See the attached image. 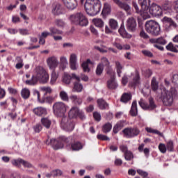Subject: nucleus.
<instances>
[{
  "instance_id": "59",
  "label": "nucleus",
  "mask_w": 178,
  "mask_h": 178,
  "mask_svg": "<svg viewBox=\"0 0 178 178\" xmlns=\"http://www.w3.org/2000/svg\"><path fill=\"white\" fill-rule=\"evenodd\" d=\"M142 92L145 97H148V95H149V94H151V90H149V88H145L143 90Z\"/></svg>"
},
{
  "instance_id": "58",
  "label": "nucleus",
  "mask_w": 178,
  "mask_h": 178,
  "mask_svg": "<svg viewBox=\"0 0 178 178\" xmlns=\"http://www.w3.org/2000/svg\"><path fill=\"white\" fill-rule=\"evenodd\" d=\"M41 90L44 91L46 94H51V92H52V89H51V88L49 87H46V86L42 87Z\"/></svg>"
},
{
  "instance_id": "13",
  "label": "nucleus",
  "mask_w": 178,
  "mask_h": 178,
  "mask_svg": "<svg viewBox=\"0 0 178 178\" xmlns=\"http://www.w3.org/2000/svg\"><path fill=\"white\" fill-rule=\"evenodd\" d=\"M47 65L51 70H55L58 65H59V62L58 61V58L55 56L49 57L47 59Z\"/></svg>"
},
{
  "instance_id": "28",
  "label": "nucleus",
  "mask_w": 178,
  "mask_h": 178,
  "mask_svg": "<svg viewBox=\"0 0 178 178\" xmlns=\"http://www.w3.org/2000/svg\"><path fill=\"white\" fill-rule=\"evenodd\" d=\"M51 123L52 122H51V120H49L48 118H42L41 119V124L46 129H50Z\"/></svg>"
},
{
  "instance_id": "55",
  "label": "nucleus",
  "mask_w": 178,
  "mask_h": 178,
  "mask_svg": "<svg viewBox=\"0 0 178 178\" xmlns=\"http://www.w3.org/2000/svg\"><path fill=\"white\" fill-rule=\"evenodd\" d=\"M100 63H102L103 67L104 66H109V60H108V58L105 57L102 58Z\"/></svg>"
},
{
  "instance_id": "50",
  "label": "nucleus",
  "mask_w": 178,
  "mask_h": 178,
  "mask_svg": "<svg viewBox=\"0 0 178 178\" xmlns=\"http://www.w3.org/2000/svg\"><path fill=\"white\" fill-rule=\"evenodd\" d=\"M115 66L117 68V73L118 74V76L120 77V74H122V70L123 69V67H122V65H120V63L116 62Z\"/></svg>"
},
{
  "instance_id": "60",
  "label": "nucleus",
  "mask_w": 178,
  "mask_h": 178,
  "mask_svg": "<svg viewBox=\"0 0 178 178\" xmlns=\"http://www.w3.org/2000/svg\"><path fill=\"white\" fill-rule=\"evenodd\" d=\"M22 165L24 168H28L29 169L33 168V165H31V163L24 160H22Z\"/></svg>"
},
{
  "instance_id": "9",
  "label": "nucleus",
  "mask_w": 178,
  "mask_h": 178,
  "mask_svg": "<svg viewBox=\"0 0 178 178\" xmlns=\"http://www.w3.org/2000/svg\"><path fill=\"white\" fill-rule=\"evenodd\" d=\"M107 74L111 76V79L107 81V87L110 88V90L118 88V83L115 80V72L112 70H109L107 71Z\"/></svg>"
},
{
  "instance_id": "36",
  "label": "nucleus",
  "mask_w": 178,
  "mask_h": 178,
  "mask_svg": "<svg viewBox=\"0 0 178 178\" xmlns=\"http://www.w3.org/2000/svg\"><path fill=\"white\" fill-rule=\"evenodd\" d=\"M112 130V124L108 122L106 123L102 127V131L103 133H109Z\"/></svg>"
},
{
  "instance_id": "33",
  "label": "nucleus",
  "mask_w": 178,
  "mask_h": 178,
  "mask_svg": "<svg viewBox=\"0 0 178 178\" xmlns=\"http://www.w3.org/2000/svg\"><path fill=\"white\" fill-rule=\"evenodd\" d=\"M22 163H23V159H13L11 161L12 165L13 166H15L16 168H22Z\"/></svg>"
},
{
  "instance_id": "38",
  "label": "nucleus",
  "mask_w": 178,
  "mask_h": 178,
  "mask_svg": "<svg viewBox=\"0 0 178 178\" xmlns=\"http://www.w3.org/2000/svg\"><path fill=\"white\" fill-rule=\"evenodd\" d=\"M83 85L80 83H75L74 85V91H76V92H81L83 91Z\"/></svg>"
},
{
  "instance_id": "57",
  "label": "nucleus",
  "mask_w": 178,
  "mask_h": 178,
  "mask_svg": "<svg viewBox=\"0 0 178 178\" xmlns=\"http://www.w3.org/2000/svg\"><path fill=\"white\" fill-rule=\"evenodd\" d=\"M120 150L121 152H123L124 154H126V152H129V151L127 147L124 145H122L120 146Z\"/></svg>"
},
{
  "instance_id": "61",
  "label": "nucleus",
  "mask_w": 178,
  "mask_h": 178,
  "mask_svg": "<svg viewBox=\"0 0 178 178\" xmlns=\"http://www.w3.org/2000/svg\"><path fill=\"white\" fill-rule=\"evenodd\" d=\"M137 172L138 175H140V176H143V178H148V172H144L142 170H138Z\"/></svg>"
},
{
  "instance_id": "4",
  "label": "nucleus",
  "mask_w": 178,
  "mask_h": 178,
  "mask_svg": "<svg viewBox=\"0 0 178 178\" xmlns=\"http://www.w3.org/2000/svg\"><path fill=\"white\" fill-rule=\"evenodd\" d=\"M102 3L101 0H86L85 10L90 16H95L101 12Z\"/></svg>"
},
{
  "instance_id": "63",
  "label": "nucleus",
  "mask_w": 178,
  "mask_h": 178,
  "mask_svg": "<svg viewBox=\"0 0 178 178\" xmlns=\"http://www.w3.org/2000/svg\"><path fill=\"white\" fill-rule=\"evenodd\" d=\"M8 92H10V94H13L14 95H16V94H17V90L11 87L8 88Z\"/></svg>"
},
{
  "instance_id": "26",
  "label": "nucleus",
  "mask_w": 178,
  "mask_h": 178,
  "mask_svg": "<svg viewBox=\"0 0 178 178\" xmlns=\"http://www.w3.org/2000/svg\"><path fill=\"white\" fill-rule=\"evenodd\" d=\"M97 102L99 109H108V105L103 99H98Z\"/></svg>"
},
{
  "instance_id": "39",
  "label": "nucleus",
  "mask_w": 178,
  "mask_h": 178,
  "mask_svg": "<svg viewBox=\"0 0 178 178\" xmlns=\"http://www.w3.org/2000/svg\"><path fill=\"white\" fill-rule=\"evenodd\" d=\"M124 159L127 161H133L134 159V155L133 154V152H131L130 150L129 152H127L124 154Z\"/></svg>"
},
{
  "instance_id": "53",
  "label": "nucleus",
  "mask_w": 178,
  "mask_h": 178,
  "mask_svg": "<svg viewBox=\"0 0 178 178\" xmlns=\"http://www.w3.org/2000/svg\"><path fill=\"white\" fill-rule=\"evenodd\" d=\"M60 98L62 101H67V93L63 90L60 92Z\"/></svg>"
},
{
  "instance_id": "23",
  "label": "nucleus",
  "mask_w": 178,
  "mask_h": 178,
  "mask_svg": "<svg viewBox=\"0 0 178 178\" xmlns=\"http://www.w3.org/2000/svg\"><path fill=\"white\" fill-rule=\"evenodd\" d=\"M108 26L111 30H118L119 29V24L115 19H110L108 20Z\"/></svg>"
},
{
  "instance_id": "64",
  "label": "nucleus",
  "mask_w": 178,
  "mask_h": 178,
  "mask_svg": "<svg viewBox=\"0 0 178 178\" xmlns=\"http://www.w3.org/2000/svg\"><path fill=\"white\" fill-rule=\"evenodd\" d=\"M174 10L178 13V0L174 1Z\"/></svg>"
},
{
  "instance_id": "41",
  "label": "nucleus",
  "mask_w": 178,
  "mask_h": 178,
  "mask_svg": "<svg viewBox=\"0 0 178 178\" xmlns=\"http://www.w3.org/2000/svg\"><path fill=\"white\" fill-rule=\"evenodd\" d=\"M151 86H152V90L153 91H156V90H158L159 88L158 82L156 81V79H155V77L152 78Z\"/></svg>"
},
{
  "instance_id": "24",
  "label": "nucleus",
  "mask_w": 178,
  "mask_h": 178,
  "mask_svg": "<svg viewBox=\"0 0 178 178\" xmlns=\"http://www.w3.org/2000/svg\"><path fill=\"white\" fill-rule=\"evenodd\" d=\"M123 127H124V121H119L113 127V133L116 134V133H118L120 130H122V129H123Z\"/></svg>"
},
{
  "instance_id": "6",
  "label": "nucleus",
  "mask_w": 178,
  "mask_h": 178,
  "mask_svg": "<svg viewBox=\"0 0 178 178\" xmlns=\"http://www.w3.org/2000/svg\"><path fill=\"white\" fill-rule=\"evenodd\" d=\"M145 31L149 34L156 36L159 35L161 33V27H159V24L156 22L154 20H149L146 22Z\"/></svg>"
},
{
  "instance_id": "37",
  "label": "nucleus",
  "mask_w": 178,
  "mask_h": 178,
  "mask_svg": "<svg viewBox=\"0 0 178 178\" xmlns=\"http://www.w3.org/2000/svg\"><path fill=\"white\" fill-rule=\"evenodd\" d=\"M68 9L69 10H73V9H76L77 8V1L76 0H71L68 1Z\"/></svg>"
},
{
  "instance_id": "40",
  "label": "nucleus",
  "mask_w": 178,
  "mask_h": 178,
  "mask_svg": "<svg viewBox=\"0 0 178 178\" xmlns=\"http://www.w3.org/2000/svg\"><path fill=\"white\" fill-rule=\"evenodd\" d=\"M70 98L72 101V102H74V104H77L78 105H80V104L83 102V100L81 99V98L78 97L76 95H72Z\"/></svg>"
},
{
  "instance_id": "11",
  "label": "nucleus",
  "mask_w": 178,
  "mask_h": 178,
  "mask_svg": "<svg viewBox=\"0 0 178 178\" xmlns=\"http://www.w3.org/2000/svg\"><path fill=\"white\" fill-rule=\"evenodd\" d=\"M123 133L127 138H131V137H136L138 136L140 131L137 129V127H129L123 130Z\"/></svg>"
},
{
  "instance_id": "3",
  "label": "nucleus",
  "mask_w": 178,
  "mask_h": 178,
  "mask_svg": "<svg viewBox=\"0 0 178 178\" xmlns=\"http://www.w3.org/2000/svg\"><path fill=\"white\" fill-rule=\"evenodd\" d=\"M48 80H49V75L48 74V72H47L44 67L38 66L35 67V73L32 76L31 79L26 80L25 81V84H26V86H35L38 81H41L42 83H48Z\"/></svg>"
},
{
  "instance_id": "17",
  "label": "nucleus",
  "mask_w": 178,
  "mask_h": 178,
  "mask_svg": "<svg viewBox=\"0 0 178 178\" xmlns=\"http://www.w3.org/2000/svg\"><path fill=\"white\" fill-rule=\"evenodd\" d=\"M162 12L165 13H173V7L172 6V1H165L161 6Z\"/></svg>"
},
{
  "instance_id": "31",
  "label": "nucleus",
  "mask_w": 178,
  "mask_h": 178,
  "mask_svg": "<svg viewBox=\"0 0 178 178\" xmlns=\"http://www.w3.org/2000/svg\"><path fill=\"white\" fill-rule=\"evenodd\" d=\"M21 96L24 99H29L30 98V90L24 88L21 91Z\"/></svg>"
},
{
  "instance_id": "51",
  "label": "nucleus",
  "mask_w": 178,
  "mask_h": 178,
  "mask_svg": "<svg viewBox=\"0 0 178 178\" xmlns=\"http://www.w3.org/2000/svg\"><path fill=\"white\" fill-rule=\"evenodd\" d=\"M154 42H156V44H160V45H165L167 42L166 40H165L163 38H157Z\"/></svg>"
},
{
  "instance_id": "48",
  "label": "nucleus",
  "mask_w": 178,
  "mask_h": 178,
  "mask_svg": "<svg viewBox=\"0 0 178 178\" xmlns=\"http://www.w3.org/2000/svg\"><path fill=\"white\" fill-rule=\"evenodd\" d=\"M146 131H147V133H152L153 134H158L159 136H161V132H159V131L156 130V129H154L151 127H146L145 128Z\"/></svg>"
},
{
  "instance_id": "29",
  "label": "nucleus",
  "mask_w": 178,
  "mask_h": 178,
  "mask_svg": "<svg viewBox=\"0 0 178 178\" xmlns=\"http://www.w3.org/2000/svg\"><path fill=\"white\" fill-rule=\"evenodd\" d=\"M130 113L131 116H137L138 111H137V101H134L132 102V106L131 108Z\"/></svg>"
},
{
  "instance_id": "5",
  "label": "nucleus",
  "mask_w": 178,
  "mask_h": 178,
  "mask_svg": "<svg viewBox=\"0 0 178 178\" xmlns=\"http://www.w3.org/2000/svg\"><path fill=\"white\" fill-rule=\"evenodd\" d=\"M70 20L73 23V24H75L76 26H81V27H86V26H88V19L83 13H76L74 15H72L70 17Z\"/></svg>"
},
{
  "instance_id": "12",
  "label": "nucleus",
  "mask_w": 178,
  "mask_h": 178,
  "mask_svg": "<svg viewBox=\"0 0 178 178\" xmlns=\"http://www.w3.org/2000/svg\"><path fill=\"white\" fill-rule=\"evenodd\" d=\"M69 116L71 118H80V119H86V115L83 113L81 111H79L77 107H72L69 113Z\"/></svg>"
},
{
  "instance_id": "25",
  "label": "nucleus",
  "mask_w": 178,
  "mask_h": 178,
  "mask_svg": "<svg viewBox=\"0 0 178 178\" xmlns=\"http://www.w3.org/2000/svg\"><path fill=\"white\" fill-rule=\"evenodd\" d=\"M89 65H94V63L91 61V60L88 59L86 61L83 62L81 64L83 72L88 73L90 72V67H88Z\"/></svg>"
},
{
  "instance_id": "15",
  "label": "nucleus",
  "mask_w": 178,
  "mask_h": 178,
  "mask_svg": "<svg viewBox=\"0 0 178 178\" xmlns=\"http://www.w3.org/2000/svg\"><path fill=\"white\" fill-rule=\"evenodd\" d=\"M163 22L164 24H165L166 26H169L168 28H166L167 30H172V29H176L177 27V24L174 22L172 18L164 17L163 18Z\"/></svg>"
},
{
  "instance_id": "49",
  "label": "nucleus",
  "mask_w": 178,
  "mask_h": 178,
  "mask_svg": "<svg viewBox=\"0 0 178 178\" xmlns=\"http://www.w3.org/2000/svg\"><path fill=\"white\" fill-rule=\"evenodd\" d=\"M50 35H54V34H62V31L58 30L56 28L51 27L49 28Z\"/></svg>"
},
{
  "instance_id": "22",
  "label": "nucleus",
  "mask_w": 178,
  "mask_h": 178,
  "mask_svg": "<svg viewBox=\"0 0 178 178\" xmlns=\"http://www.w3.org/2000/svg\"><path fill=\"white\" fill-rule=\"evenodd\" d=\"M33 113L37 116H45L47 115V108L44 107H38L33 109Z\"/></svg>"
},
{
  "instance_id": "10",
  "label": "nucleus",
  "mask_w": 178,
  "mask_h": 178,
  "mask_svg": "<svg viewBox=\"0 0 178 178\" xmlns=\"http://www.w3.org/2000/svg\"><path fill=\"white\" fill-rule=\"evenodd\" d=\"M149 104H147V103H145L144 99H140L138 104L142 109H144L145 111H152V109H155V108H156V105H155V103L154 102V99L152 98H150L149 99Z\"/></svg>"
},
{
  "instance_id": "14",
  "label": "nucleus",
  "mask_w": 178,
  "mask_h": 178,
  "mask_svg": "<svg viewBox=\"0 0 178 178\" xmlns=\"http://www.w3.org/2000/svg\"><path fill=\"white\" fill-rule=\"evenodd\" d=\"M127 29L129 30V31H136L137 29V22L134 18L131 17L127 19Z\"/></svg>"
},
{
  "instance_id": "42",
  "label": "nucleus",
  "mask_w": 178,
  "mask_h": 178,
  "mask_svg": "<svg viewBox=\"0 0 178 178\" xmlns=\"http://www.w3.org/2000/svg\"><path fill=\"white\" fill-rule=\"evenodd\" d=\"M166 49H168V51H171L172 52H178L177 45L175 46L172 43H170L166 46Z\"/></svg>"
},
{
  "instance_id": "46",
  "label": "nucleus",
  "mask_w": 178,
  "mask_h": 178,
  "mask_svg": "<svg viewBox=\"0 0 178 178\" xmlns=\"http://www.w3.org/2000/svg\"><path fill=\"white\" fill-rule=\"evenodd\" d=\"M167 150H168L170 152H173L174 151V144L173 141L170 140L167 143L166 145Z\"/></svg>"
},
{
  "instance_id": "43",
  "label": "nucleus",
  "mask_w": 178,
  "mask_h": 178,
  "mask_svg": "<svg viewBox=\"0 0 178 178\" xmlns=\"http://www.w3.org/2000/svg\"><path fill=\"white\" fill-rule=\"evenodd\" d=\"M102 72H104V65H102V63H99L96 68V74L97 76H101Z\"/></svg>"
},
{
  "instance_id": "18",
  "label": "nucleus",
  "mask_w": 178,
  "mask_h": 178,
  "mask_svg": "<svg viewBox=\"0 0 178 178\" xmlns=\"http://www.w3.org/2000/svg\"><path fill=\"white\" fill-rule=\"evenodd\" d=\"M77 56L75 54H72L70 57V67L72 70H77Z\"/></svg>"
},
{
  "instance_id": "1",
  "label": "nucleus",
  "mask_w": 178,
  "mask_h": 178,
  "mask_svg": "<svg viewBox=\"0 0 178 178\" xmlns=\"http://www.w3.org/2000/svg\"><path fill=\"white\" fill-rule=\"evenodd\" d=\"M140 6L141 10L138 8V5L137 3L134 2L133 6L136 11V13H138L142 16V17L145 20L149 19L151 16L154 17H159L163 15L162 12V7L156 3H152L151 5V0H138Z\"/></svg>"
},
{
  "instance_id": "2",
  "label": "nucleus",
  "mask_w": 178,
  "mask_h": 178,
  "mask_svg": "<svg viewBox=\"0 0 178 178\" xmlns=\"http://www.w3.org/2000/svg\"><path fill=\"white\" fill-rule=\"evenodd\" d=\"M67 106L62 102H58L53 105V112L57 118H61L60 127L63 130L67 131V117L66 111Z\"/></svg>"
},
{
  "instance_id": "27",
  "label": "nucleus",
  "mask_w": 178,
  "mask_h": 178,
  "mask_svg": "<svg viewBox=\"0 0 178 178\" xmlns=\"http://www.w3.org/2000/svg\"><path fill=\"white\" fill-rule=\"evenodd\" d=\"M93 24L98 27L99 29H102L104 27V21L101 18H95L92 19Z\"/></svg>"
},
{
  "instance_id": "54",
  "label": "nucleus",
  "mask_w": 178,
  "mask_h": 178,
  "mask_svg": "<svg viewBox=\"0 0 178 178\" xmlns=\"http://www.w3.org/2000/svg\"><path fill=\"white\" fill-rule=\"evenodd\" d=\"M119 39H115V42H113V46L116 47L118 49L122 50L123 49V45L118 42Z\"/></svg>"
},
{
  "instance_id": "32",
  "label": "nucleus",
  "mask_w": 178,
  "mask_h": 178,
  "mask_svg": "<svg viewBox=\"0 0 178 178\" xmlns=\"http://www.w3.org/2000/svg\"><path fill=\"white\" fill-rule=\"evenodd\" d=\"M71 148L72 151H80V149H83V145L80 142H76L71 145Z\"/></svg>"
},
{
  "instance_id": "34",
  "label": "nucleus",
  "mask_w": 178,
  "mask_h": 178,
  "mask_svg": "<svg viewBox=\"0 0 178 178\" xmlns=\"http://www.w3.org/2000/svg\"><path fill=\"white\" fill-rule=\"evenodd\" d=\"M66 57L62 56L60 58V70H65L66 69Z\"/></svg>"
},
{
  "instance_id": "16",
  "label": "nucleus",
  "mask_w": 178,
  "mask_h": 178,
  "mask_svg": "<svg viewBox=\"0 0 178 178\" xmlns=\"http://www.w3.org/2000/svg\"><path fill=\"white\" fill-rule=\"evenodd\" d=\"M51 13L54 16H59L63 13L62 6L58 3H55L52 5Z\"/></svg>"
},
{
  "instance_id": "20",
  "label": "nucleus",
  "mask_w": 178,
  "mask_h": 178,
  "mask_svg": "<svg viewBox=\"0 0 178 178\" xmlns=\"http://www.w3.org/2000/svg\"><path fill=\"white\" fill-rule=\"evenodd\" d=\"M131 79H132V82L130 83V86H136L137 84H140V74L138 72H135L134 74H131Z\"/></svg>"
},
{
  "instance_id": "30",
  "label": "nucleus",
  "mask_w": 178,
  "mask_h": 178,
  "mask_svg": "<svg viewBox=\"0 0 178 178\" xmlns=\"http://www.w3.org/2000/svg\"><path fill=\"white\" fill-rule=\"evenodd\" d=\"M131 99V93H124L121 97V102L124 104H127L129 101Z\"/></svg>"
},
{
  "instance_id": "21",
  "label": "nucleus",
  "mask_w": 178,
  "mask_h": 178,
  "mask_svg": "<svg viewBox=\"0 0 178 178\" xmlns=\"http://www.w3.org/2000/svg\"><path fill=\"white\" fill-rule=\"evenodd\" d=\"M114 3L118 5L120 8V9H123L126 12L130 10V6L126 3L122 2L120 0H113Z\"/></svg>"
},
{
  "instance_id": "44",
  "label": "nucleus",
  "mask_w": 178,
  "mask_h": 178,
  "mask_svg": "<svg viewBox=\"0 0 178 178\" xmlns=\"http://www.w3.org/2000/svg\"><path fill=\"white\" fill-rule=\"evenodd\" d=\"M56 80H58V74H56V72H55V70H54L51 73L50 83L54 85L55 83H56Z\"/></svg>"
},
{
  "instance_id": "52",
  "label": "nucleus",
  "mask_w": 178,
  "mask_h": 178,
  "mask_svg": "<svg viewBox=\"0 0 178 178\" xmlns=\"http://www.w3.org/2000/svg\"><path fill=\"white\" fill-rule=\"evenodd\" d=\"M53 177H58V176H62V171L60 170L56 169L52 170Z\"/></svg>"
},
{
  "instance_id": "35",
  "label": "nucleus",
  "mask_w": 178,
  "mask_h": 178,
  "mask_svg": "<svg viewBox=\"0 0 178 178\" xmlns=\"http://www.w3.org/2000/svg\"><path fill=\"white\" fill-rule=\"evenodd\" d=\"M102 13L103 15H109L111 13V4L104 3Z\"/></svg>"
},
{
  "instance_id": "47",
  "label": "nucleus",
  "mask_w": 178,
  "mask_h": 178,
  "mask_svg": "<svg viewBox=\"0 0 178 178\" xmlns=\"http://www.w3.org/2000/svg\"><path fill=\"white\" fill-rule=\"evenodd\" d=\"M35 133H40V131L42 130V125L40 123L36 124L33 127Z\"/></svg>"
},
{
  "instance_id": "45",
  "label": "nucleus",
  "mask_w": 178,
  "mask_h": 178,
  "mask_svg": "<svg viewBox=\"0 0 178 178\" xmlns=\"http://www.w3.org/2000/svg\"><path fill=\"white\" fill-rule=\"evenodd\" d=\"M159 149L161 154H166V151H168V149L166 147V145L163 143H160L159 145Z\"/></svg>"
},
{
  "instance_id": "62",
  "label": "nucleus",
  "mask_w": 178,
  "mask_h": 178,
  "mask_svg": "<svg viewBox=\"0 0 178 178\" xmlns=\"http://www.w3.org/2000/svg\"><path fill=\"white\" fill-rule=\"evenodd\" d=\"M93 117L95 118V120H97V122H99L101 120V114L98 112H95L93 113Z\"/></svg>"
},
{
  "instance_id": "8",
  "label": "nucleus",
  "mask_w": 178,
  "mask_h": 178,
  "mask_svg": "<svg viewBox=\"0 0 178 178\" xmlns=\"http://www.w3.org/2000/svg\"><path fill=\"white\" fill-rule=\"evenodd\" d=\"M161 99L165 106H170L173 104V93L166 89H163L161 92Z\"/></svg>"
},
{
  "instance_id": "19",
  "label": "nucleus",
  "mask_w": 178,
  "mask_h": 178,
  "mask_svg": "<svg viewBox=\"0 0 178 178\" xmlns=\"http://www.w3.org/2000/svg\"><path fill=\"white\" fill-rule=\"evenodd\" d=\"M118 32L123 38H131V35L127 33L126 29L124 28V24L123 22L121 24Z\"/></svg>"
},
{
  "instance_id": "56",
  "label": "nucleus",
  "mask_w": 178,
  "mask_h": 178,
  "mask_svg": "<svg viewBox=\"0 0 178 178\" xmlns=\"http://www.w3.org/2000/svg\"><path fill=\"white\" fill-rule=\"evenodd\" d=\"M98 140H102L104 141H109V138L105 135L103 134H98L97 135Z\"/></svg>"
},
{
  "instance_id": "7",
  "label": "nucleus",
  "mask_w": 178,
  "mask_h": 178,
  "mask_svg": "<svg viewBox=\"0 0 178 178\" xmlns=\"http://www.w3.org/2000/svg\"><path fill=\"white\" fill-rule=\"evenodd\" d=\"M67 141V138L65 136H60L58 139L47 140L45 143L47 145H51L54 149H60Z\"/></svg>"
}]
</instances>
